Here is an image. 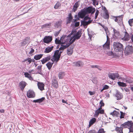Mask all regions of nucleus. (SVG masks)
I'll use <instances>...</instances> for the list:
<instances>
[{"label": "nucleus", "mask_w": 133, "mask_h": 133, "mask_svg": "<svg viewBox=\"0 0 133 133\" xmlns=\"http://www.w3.org/2000/svg\"><path fill=\"white\" fill-rule=\"evenodd\" d=\"M82 35L81 31H78L77 32L75 30L72 31L70 34L67 37L68 41L70 45L73 43L76 39H79Z\"/></svg>", "instance_id": "nucleus-1"}, {"label": "nucleus", "mask_w": 133, "mask_h": 133, "mask_svg": "<svg viewBox=\"0 0 133 133\" xmlns=\"http://www.w3.org/2000/svg\"><path fill=\"white\" fill-rule=\"evenodd\" d=\"M70 45L69 43L66 44L65 45H62L59 50H55L53 56V57L51 59L52 61H56L57 62L59 59L61 54L64 49H65Z\"/></svg>", "instance_id": "nucleus-2"}, {"label": "nucleus", "mask_w": 133, "mask_h": 133, "mask_svg": "<svg viewBox=\"0 0 133 133\" xmlns=\"http://www.w3.org/2000/svg\"><path fill=\"white\" fill-rule=\"evenodd\" d=\"M113 48L115 51L116 52H121L123 50V45L118 42L114 43Z\"/></svg>", "instance_id": "nucleus-3"}, {"label": "nucleus", "mask_w": 133, "mask_h": 133, "mask_svg": "<svg viewBox=\"0 0 133 133\" xmlns=\"http://www.w3.org/2000/svg\"><path fill=\"white\" fill-rule=\"evenodd\" d=\"M68 38L66 35H63L61 37L60 40L56 38L55 40V42L56 44H67L68 42Z\"/></svg>", "instance_id": "nucleus-4"}, {"label": "nucleus", "mask_w": 133, "mask_h": 133, "mask_svg": "<svg viewBox=\"0 0 133 133\" xmlns=\"http://www.w3.org/2000/svg\"><path fill=\"white\" fill-rule=\"evenodd\" d=\"M125 53L128 55L132 54L133 52L132 45H128L125 49Z\"/></svg>", "instance_id": "nucleus-5"}, {"label": "nucleus", "mask_w": 133, "mask_h": 133, "mask_svg": "<svg viewBox=\"0 0 133 133\" xmlns=\"http://www.w3.org/2000/svg\"><path fill=\"white\" fill-rule=\"evenodd\" d=\"M108 76L110 78L114 80L116 78H118L119 75L117 73H110L108 74Z\"/></svg>", "instance_id": "nucleus-6"}, {"label": "nucleus", "mask_w": 133, "mask_h": 133, "mask_svg": "<svg viewBox=\"0 0 133 133\" xmlns=\"http://www.w3.org/2000/svg\"><path fill=\"white\" fill-rule=\"evenodd\" d=\"M52 40V36H45L43 39V42L44 43L48 44L51 42Z\"/></svg>", "instance_id": "nucleus-7"}, {"label": "nucleus", "mask_w": 133, "mask_h": 133, "mask_svg": "<svg viewBox=\"0 0 133 133\" xmlns=\"http://www.w3.org/2000/svg\"><path fill=\"white\" fill-rule=\"evenodd\" d=\"M122 79L123 82L129 83H132L133 81L132 78L127 76L125 78H122Z\"/></svg>", "instance_id": "nucleus-8"}, {"label": "nucleus", "mask_w": 133, "mask_h": 133, "mask_svg": "<svg viewBox=\"0 0 133 133\" xmlns=\"http://www.w3.org/2000/svg\"><path fill=\"white\" fill-rule=\"evenodd\" d=\"M27 95L29 98H34L35 96V94L33 91L30 90L27 92Z\"/></svg>", "instance_id": "nucleus-9"}, {"label": "nucleus", "mask_w": 133, "mask_h": 133, "mask_svg": "<svg viewBox=\"0 0 133 133\" xmlns=\"http://www.w3.org/2000/svg\"><path fill=\"white\" fill-rule=\"evenodd\" d=\"M88 14L91 13V14H94L95 11V8L92 7H89L85 9Z\"/></svg>", "instance_id": "nucleus-10"}, {"label": "nucleus", "mask_w": 133, "mask_h": 133, "mask_svg": "<svg viewBox=\"0 0 133 133\" xmlns=\"http://www.w3.org/2000/svg\"><path fill=\"white\" fill-rule=\"evenodd\" d=\"M74 48V45H71L67 50V53L69 55H71L73 53V49Z\"/></svg>", "instance_id": "nucleus-11"}, {"label": "nucleus", "mask_w": 133, "mask_h": 133, "mask_svg": "<svg viewBox=\"0 0 133 133\" xmlns=\"http://www.w3.org/2000/svg\"><path fill=\"white\" fill-rule=\"evenodd\" d=\"M101 109L99 108L95 111V117H97L99 114H103V113L104 112V110L103 109Z\"/></svg>", "instance_id": "nucleus-12"}, {"label": "nucleus", "mask_w": 133, "mask_h": 133, "mask_svg": "<svg viewBox=\"0 0 133 133\" xmlns=\"http://www.w3.org/2000/svg\"><path fill=\"white\" fill-rule=\"evenodd\" d=\"M91 20H89L88 21H82L81 23V25H83L85 28L87 27L88 25L91 23Z\"/></svg>", "instance_id": "nucleus-13"}, {"label": "nucleus", "mask_w": 133, "mask_h": 133, "mask_svg": "<svg viewBox=\"0 0 133 133\" xmlns=\"http://www.w3.org/2000/svg\"><path fill=\"white\" fill-rule=\"evenodd\" d=\"M115 96L118 100L121 99L123 97L122 94L118 90L116 91Z\"/></svg>", "instance_id": "nucleus-14"}, {"label": "nucleus", "mask_w": 133, "mask_h": 133, "mask_svg": "<svg viewBox=\"0 0 133 133\" xmlns=\"http://www.w3.org/2000/svg\"><path fill=\"white\" fill-rule=\"evenodd\" d=\"M30 38L27 37L21 43V45L22 46H24L26 45L29 42Z\"/></svg>", "instance_id": "nucleus-15"}, {"label": "nucleus", "mask_w": 133, "mask_h": 133, "mask_svg": "<svg viewBox=\"0 0 133 133\" xmlns=\"http://www.w3.org/2000/svg\"><path fill=\"white\" fill-rule=\"evenodd\" d=\"M37 85L38 89L41 90L42 91L44 90V87L45 85L43 83L38 82Z\"/></svg>", "instance_id": "nucleus-16"}, {"label": "nucleus", "mask_w": 133, "mask_h": 133, "mask_svg": "<svg viewBox=\"0 0 133 133\" xmlns=\"http://www.w3.org/2000/svg\"><path fill=\"white\" fill-rule=\"evenodd\" d=\"M52 85L53 87L55 88H57L58 87V85L57 81L55 78L53 79Z\"/></svg>", "instance_id": "nucleus-17"}, {"label": "nucleus", "mask_w": 133, "mask_h": 133, "mask_svg": "<svg viewBox=\"0 0 133 133\" xmlns=\"http://www.w3.org/2000/svg\"><path fill=\"white\" fill-rule=\"evenodd\" d=\"M26 84V83L24 81H22L19 83V86L21 90H23L24 89Z\"/></svg>", "instance_id": "nucleus-18"}, {"label": "nucleus", "mask_w": 133, "mask_h": 133, "mask_svg": "<svg viewBox=\"0 0 133 133\" xmlns=\"http://www.w3.org/2000/svg\"><path fill=\"white\" fill-rule=\"evenodd\" d=\"M51 59V56L50 55L46 57L43 58L42 60H41L42 63L43 64H44L46 62L49 61Z\"/></svg>", "instance_id": "nucleus-19"}, {"label": "nucleus", "mask_w": 133, "mask_h": 133, "mask_svg": "<svg viewBox=\"0 0 133 133\" xmlns=\"http://www.w3.org/2000/svg\"><path fill=\"white\" fill-rule=\"evenodd\" d=\"M122 39L125 41H128L129 40V35L126 31L125 32L124 36L122 38Z\"/></svg>", "instance_id": "nucleus-20"}, {"label": "nucleus", "mask_w": 133, "mask_h": 133, "mask_svg": "<svg viewBox=\"0 0 133 133\" xmlns=\"http://www.w3.org/2000/svg\"><path fill=\"white\" fill-rule=\"evenodd\" d=\"M54 47L53 46H51V47H48L46 48L44 52L45 53H49L53 49Z\"/></svg>", "instance_id": "nucleus-21"}, {"label": "nucleus", "mask_w": 133, "mask_h": 133, "mask_svg": "<svg viewBox=\"0 0 133 133\" xmlns=\"http://www.w3.org/2000/svg\"><path fill=\"white\" fill-rule=\"evenodd\" d=\"M107 41V42L103 45V46L104 49H109L110 42Z\"/></svg>", "instance_id": "nucleus-22"}, {"label": "nucleus", "mask_w": 133, "mask_h": 133, "mask_svg": "<svg viewBox=\"0 0 133 133\" xmlns=\"http://www.w3.org/2000/svg\"><path fill=\"white\" fill-rule=\"evenodd\" d=\"M52 61V63H51L50 62H49L46 64V65L48 69L49 70L51 69L53 64L54 63V62L55 61Z\"/></svg>", "instance_id": "nucleus-23"}, {"label": "nucleus", "mask_w": 133, "mask_h": 133, "mask_svg": "<svg viewBox=\"0 0 133 133\" xmlns=\"http://www.w3.org/2000/svg\"><path fill=\"white\" fill-rule=\"evenodd\" d=\"M44 99L45 98L44 97H42L41 98L34 100L33 102L34 103H41L44 100Z\"/></svg>", "instance_id": "nucleus-24"}, {"label": "nucleus", "mask_w": 133, "mask_h": 133, "mask_svg": "<svg viewBox=\"0 0 133 133\" xmlns=\"http://www.w3.org/2000/svg\"><path fill=\"white\" fill-rule=\"evenodd\" d=\"M65 75V72H60L58 74V78L59 79L63 78Z\"/></svg>", "instance_id": "nucleus-25"}, {"label": "nucleus", "mask_w": 133, "mask_h": 133, "mask_svg": "<svg viewBox=\"0 0 133 133\" xmlns=\"http://www.w3.org/2000/svg\"><path fill=\"white\" fill-rule=\"evenodd\" d=\"M110 114L113 116H116L117 117H119L120 115L119 113L115 110H114L112 112H111Z\"/></svg>", "instance_id": "nucleus-26"}, {"label": "nucleus", "mask_w": 133, "mask_h": 133, "mask_svg": "<svg viewBox=\"0 0 133 133\" xmlns=\"http://www.w3.org/2000/svg\"><path fill=\"white\" fill-rule=\"evenodd\" d=\"M43 56V55L42 54L37 55L34 56V58L36 60H37L40 59Z\"/></svg>", "instance_id": "nucleus-27"}, {"label": "nucleus", "mask_w": 133, "mask_h": 133, "mask_svg": "<svg viewBox=\"0 0 133 133\" xmlns=\"http://www.w3.org/2000/svg\"><path fill=\"white\" fill-rule=\"evenodd\" d=\"M96 119L95 118H93L91 119L89 122V126L90 127L93 125L95 122Z\"/></svg>", "instance_id": "nucleus-28"}, {"label": "nucleus", "mask_w": 133, "mask_h": 133, "mask_svg": "<svg viewBox=\"0 0 133 133\" xmlns=\"http://www.w3.org/2000/svg\"><path fill=\"white\" fill-rule=\"evenodd\" d=\"M79 6V4L78 3V2H76L73 6V10L75 12L77 9V8Z\"/></svg>", "instance_id": "nucleus-29"}, {"label": "nucleus", "mask_w": 133, "mask_h": 133, "mask_svg": "<svg viewBox=\"0 0 133 133\" xmlns=\"http://www.w3.org/2000/svg\"><path fill=\"white\" fill-rule=\"evenodd\" d=\"M68 19L67 21V23H70L71 22V21L72 19V15L70 13L68 15Z\"/></svg>", "instance_id": "nucleus-30"}, {"label": "nucleus", "mask_w": 133, "mask_h": 133, "mask_svg": "<svg viewBox=\"0 0 133 133\" xmlns=\"http://www.w3.org/2000/svg\"><path fill=\"white\" fill-rule=\"evenodd\" d=\"M126 123H127V128L128 129H129L130 127H131V126L133 125V123L132 121H128Z\"/></svg>", "instance_id": "nucleus-31"}, {"label": "nucleus", "mask_w": 133, "mask_h": 133, "mask_svg": "<svg viewBox=\"0 0 133 133\" xmlns=\"http://www.w3.org/2000/svg\"><path fill=\"white\" fill-rule=\"evenodd\" d=\"M51 23H49L46 24L42 26V28H49L51 26Z\"/></svg>", "instance_id": "nucleus-32"}, {"label": "nucleus", "mask_w": 133, "mask_h": 133, "mask_svg": "<svg viewBox=\"0 0 133 133\" xmlns=\"http://www.w3.org/2000/svg\"><path fill=\"white\" fill-rule=\"evenodd\" d=\"M83 64V63L82 62L79 61L76 62L75 63V65L77 66H82Z\"/></svg>", "instance_id": "nucleus-33"}, {"label": "nucleus", "mask_w": 133, "mask_h": 133, "mask_svg": "<svg viewBox=\"0 0 133 133\" xmlns=\"http://www.w3.org/2000/svg\"><path fill=\"white\" fill-rule=\"evenodd\" d=\"M103 17L105 19H108L109 18V15L108 12L106 11H105V13L103 15Z\"/></svg>", "instance_id": "nucleus-34"}, {"label": "nucleus", "mask_w": 133, "mask_h": 133, "mask_svg": "<svg viewBox=\"0 0 133 133\" xmlns=\"http://www.w3.org/2000/svg\"><path fill=\"white\" fill-rule=\"evenodd\" d=\"M78 15L79 17L82 18H83L84 16H85L81 11L78 13Z\"/></svg>", "instance_id": "nucleus-35"}, {"label": "nucleus", "mask_w": 133, "mask_h": 133, "mask_svg": "<svg viewBox=\"0 0 133 133\" xmlns=\"http://www.w3.org/2000/svg\"><path fill=\"white\" fill-rule=\"evenodd\" d=\"M78 15L79 17L82 18H83L84 16H85L81 11L78 13Z\"/></svg>", "instance_id": "nucleus-36"}, {"label": "nucleus", "mask_w": 133, "mask_h": 133, "mask_svg": "<svg viewBox=\"0 0 133 133\" xmlns=\"http://www.w3.org/2000/svg\"><path fill=\"white\" fill-rule=\"evenodd\" d=\"M123 17V15H120L117 16V18H119L118 21H120V24H123L122 20Z\"/></svg>", "instance_id": "nucleus-37"}, {"label": "nucleus", "mask_w": 133, "mask_h": 133, "mask_svg": "<svg viewBox=\"0 0 133 133\" xmlns=\"http://www.w3.org/2000/svg\"><path fill=\"white\" fill-rule=\"evenodd\" d=\"M117 83L118 85L120 86L125 87L127 86L126 84L123 82H117Z\"/></svg>", "instance_id": "nucleus-38"}, {"label": "nucleus", "mask_w": 133, "mask_h": 133, "mask_svg": "<svg viewBox=\"0 0 133 133\" xmlns=\"http://www.w3.org/2000/svg\"><path fill=\"white\" fill-rule=\"evenodd\" d=\"M113 31L114 32V35L115 37H117V36H119V33L118 31H117L114 29H113Z\"/></svg>", "instance_id": "nucleus-39"}, {"label": "nucleus", "mask_w": 133, "mask_h": 133, "mask_svg": "<svg viewBox=\"0 0 133 133\" xmlns=\"http://www.w3.org/2000/svg\"><path fill=\"white\" fill-rule=\"evenodd\" d=\"M116 129L118 131V133H123V128L121 127L120 128L117 127L116 128Z\"/></svg>", "instance_id": "nucleus-40"}, {"label": "nucleus", "mask_w": 133, "mask_h": 133, "mask_svg": "<svg viewBox=\"0 0 133 133\" xmlns=\"http://www.w3.org/2000/svg\"><path fill=\"white\" fill-rule=\"evenodd\" d=\"M24 75L25 77L28 78L30 79L31 80V79L32 78L30 75L28 73L25 72L24 74Z\"/></svg>", "instance_id": "nucleus-41"}, {"label": "nucleus", "mask_w": 133, "mask_h": 133, "mask_svg": "<svg viewBox=\"0 0 133 133\" xmlns=\"http://www.w3.org/2000/svg\"><path fill=\"white\" fill-rule=\"evenodd\" d=\"M61 21H58L57 22L55 23V27L57 28L61 26Z\"/></svg>", "instance_id": "nucleus-42"}, {"label": "nucleus", "mask_w": 133, "mask_h": 133, "mask_svg": "<svg viewBox=\"0 0 133 133\" xmlns=\"http://www.w3.org/2000/svg\"><path fill=\"white\" fill-rule=\"evenodd\" d=\"M61 5V4L59 2H57L54 6L55 9H57Z\"/></svg>", "instance_id": "nucleus-43"}, {"label": "nucleus", "mask_w": 133, "mask_h": 133, "mask_svg": "<svg viewBox=\"0 0 133 133\" xmlns=\"http://www.w3.org/2000/svg\"><path fill=\"white\" fill-rule=\"evenodd\" d=\"M91 67L92 68H97L98 70H101V69L100 66H98V65H91Z\"/></svg>", "instance_id": "nucleus-44"}, {"label": "nucleus", "mask_w": 133, "mask_h": 133, "mask_svg": "<svg viewBox=\"0 0 133 133\" xmlns=\"http://www.w3.org/2000/svg\"><path fill=\"white\" fill-rule=\"evenodd\" d=\"M27 61V62H29L28 64H30L31 61V58H27L25 60H24L23 62H24L25 61Z\"/></svg>", "instance_id": "nucleus-45"}, {"label": "nucleus", "mask_w": 133, "mask_h": 133, "mask_svg": "<svg viewBox=\"0 0 133 133\" xmlns=\"http://www.w3.org/2000/svg\"><path fill=\"white\" fill-rule=\"evenodd\" d=\"M109 86L107 85H105L103 86V89L101 90V92H102L103 90H106L108 89Z\"/></svg>", "instance_id": "nucleus-46"}, {"label": "nucleus", "mask_w": 133, "mask_h": 133, "mask_svg": "<svg viewBox=\"0 0 133 133\" xmlns=\"http://www.w3.org/2000/svg\"><path fill=\"white\" fill-rule=\"evenodd\" d=\"M127 123L126 122H125L123 124H121V127L123 128H127Z\"/></svg>", "instance_id": "nucleus-47"}, {"label": "nucleus", "mask_w": 133, "mask_h": 133, "mask_svg": "<svg viewBox=\"0 0 133 133\" xmlns=\"http://www.w3.org/2000/svg\"><path fill=\"white\" fill-rule=\"evenodd\" d=\"M121 114L120 116V118H124L125 114L122 111H120Z\"/></svg>", "instance_id": "nucleus-48"}, {"label": "nucleus", "mask_w": 133, "mask_h": 133, "mask_svg": "<svg viewBox=\"0 0 133 133\" xmlns=\"http://www.w3.org/2000/svg\"><path fill=\"white\" fill-rule=\"evenodd\" d=\"M99 10H97L96 11V13L95 14V19H96L97 17V16L99 14Z\"/></svg>", "instance_id": "nucleus-49"}, {"label": "nucleus", "mask_w": 133, "mask_h": 133, "mask_svg": "<svg viewBox=\"0 0 133 133\" xmlns=\"http://www.w3.org/2000/svg\"><path fill=\"white\" fill-rule=\"evenodd\" d=\"M133 22V18L129 19L128 21V23L129 25L131 26Z\"/></svg>", "instance_id": "nucleus-50"}, {"label": "nucleus", "mask_w": 133, "mask_h": 133, "mask_svg": "<svg viewBox=\"0 0 133 133\" xmlns=\"http://www.w3.org/2000/svg\"><path fill=\"white\" fill-rule=\"evenodd\" d=\"M104 132H105L104 131V129H101L99 130L97 133H104Z\"/></svg>", "instance_id": "nucleus-51"}, {"label": "nucleus", "mask_w": 133, "mask_h": 133, "mask_svg": "<svg viewBox=\"0 0 133 133\" xmlns=\"http://www.w3.org/2000/svg\"><path fill=\"white\" fill-rule=\"evenodd\" d=\"M84 14L85 16L87 14H88L87 11L85 9H83L81 11Z\"/></svg>", "instance_id": "nucleus-52"}, {"label": "nucleus", "mask_w": 133, "mask_h": 133, "mask_svg": "<svg viewBox=\"0 0 133 133\" xmlns=\"http://www.w3.org/2000/svg\"><path fill=\"white\" fill-rule=\"evenodd\" d=\"M100 108H102V107L104 105V104L103 103L102 100H101L100 102Z\"/></svg>", "instance_id": "nucleus-53"}, {"label": "nucleus", "mask_w": 133, "mask_h": 133, "mask_svg": "<svg viewBox=\"0 0 133 133\" xmlns=\"http://www.w3.org/2000/svg\"><path fill=\"white\" fill-rule=\"evenodd\" d=\"M129 132H133V125L131 126L129 129Z\"/></svg>", "instance_id": "nucleus-54"}, {"label": "nucleus", "mask_w": 133, "mask_h": 133, "mask_svg": "<svg viewBox=\"0 0 133 133\" xmlns=\"http://www.w3.org/2000/svg\"><path fill=\"white\" fill-rule=\"evenodd\" d=\"M105 32H106V35H107V41H108V39H109L108 35L109 34V32L108 30H107V31H105Z\"/></svg>", "instance_id": "nucleus-55"}, {"label": "nucleus", "mask_w": 133, "mask_h": 133, "mask_svg": "<svg viewBox=\"0 0 133 133\" xmlns=\"http://www.w3.org/2000/svg\"><path fill=\"white\" fill-rule=\"evenodd\" d=\"M88 133H96L95 131L94 130H90Z\"/></svg>", "instance_id": "nucleus-56"}, {"label": "nucleus", "mask_w": 133, "mask_h": 133, "mask_svg": "<svg viewBox=\"0 0 133 133\" xmlns=\"http://www.w3.org/2000/svg\"><path fill=\"white\" fill-rule=\"evenodd\" d=\"M107 54L109 56H111L113 55V53L112 51H110L107 53Z\"/></svg>", "instance_id": "nucleus-57"}, {"label": "nucleus", "mask_w": 133, "mask_h": 133, "mask_svg": "<svg viewBox=\"0 0 133 133\" xmlns=\"http://www.w3.org/2000/svg\"><path fill=\"white\" fill-rule=\"evenodd\" d=\"M34 49H33L31 48V50H30V51L29 52V54H31L32 53H33L34 52Z\"/></svg>", "instance_id": "nucleus-58"}, {"label": "nucleus", "mask_w": 133, "mask_h": 133, "mask_svg": "<svg viewBox=\"0 0 133 133\" xmlns=\"http://www.w3.org/2000/svg\"><path fill=\"white\" fill-rule=\"evenodd\" d=\"M79 22H77L75 23V26L76 27H77L79 26Z\"/></svg>", "instance_id": "nucleus-59"}, {"label": "nucleus", "mask_w": 133, "mask_h": 133, "mask_svg": "<svg viewBox=\"0 0 133 133\" xmlns=\"http://www.w3.org/2000/svg\"><path fill=\"white\" fill-rule=\"evenodd\" d=\"M60 32L59 31L56 32H55V33L54 34V35L55 36H58V35L59 34Z\"/></svg>", "instance_id": "nucleus-60"}, {"label": "nucleus", "mask_w": 133, "mask_h": 133, "mask_svg": "<svg viewBox=\"0 0 133 133\" xmlns=\"http://www.w3.org/2000/svg\"><path fill=\"white\" fill-rule=\"evenodd\" d=\"M114 18H115V19L114 20L115 22H118V19H119V18H118L117 17H114Z\"/></svg>", "instance_id": "nucleus-61"}, {"label": "nucleus", "mask_w": 133, "mask_h": 133, "mask_svg": "<svg viewBox=\"0 0 133 133\" xmlns=\"http://www.w3.org/2000/svg\"><path fill=\"white\" fill-rule=\"evenodd\" d=\"M42 67V65L38 66H37V69H38L39 70H40L41 69Z\"/></svg>", "instance_id": "nucleus-62"}, {"label": "nucleus", "mask_w": 133, "mask_h": 133, "mask_svg": "<svg viewBox=\"0 0 133 133\" xmlns=\"http://www.w3.org/2000/svg\"><path fill=\"white\" fill-rule=\"evenodd\" d=\"M34 70H29L28 71V72L30 74H31L32 72H34Z\"/></svg>", "instance_id": "nucleus-63"}, {"label": "nucleus", "mask_w": 133, "mask_h": 133, "mask_svg": "<svg viewBox=\"0 0 133 133\" xmlns=\"http://www.w3.org/2000/svg\"><path fill=\"white\" fill-rule=\"evenodd\" d=\"M89 93L90 94V95H94V93L93 92H91V91H89Z\"/></svg>", "instance_id": "nucleus-64"}]
</instances>
